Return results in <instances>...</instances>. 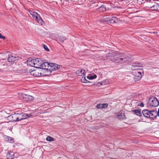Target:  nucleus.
Returning a JSON list of instances; mask_svg holds the SVG:
<instances>
[{"mask_svg":"<svg viewBox=\"0 0 159 159\" xmlns=\"http://www.w3.org/2000/svg\"><path fill=\"white\" fill-rule=\"evenodd\" d=\"M142 113L143 116L147 118L154 119L157 116V112L155 111H150L148 109L143 110Z\"/></svg>","mask_w":159,"mask_h":159,"instance_id":"1","label":"nucleus"},{"mask_svg":"<svg viewBox=\"0 0 159 159\" xmlns=\"http://www.w3.org/2000/svg\"><path fill=\"white\" fill-rule=\"evenodd\" d=\"M139 67L138 66L134 65L132 68L134 70L132 72V74L134 76V78L135 81L139 80L142 77L141 72L138 70Z\"/></svg>","mask_w":159,"mask_h":159,"instance_id":"2","label":"nucleus"},{"mask_svg":"<svg viewBox=\"0 0 159 159\" xmlns=\"http://www.w3.org/2000/svg\"><path fill=\"white\" fill-rule=\"evenodd\" d=\"M34 67L42 69L48 67L49 66L48 62H44L39 59H34Z\"/></svg>","mask_w":159,"mask_h":159,"instance_id":"3","label":"nucleus"},{"mask_svg":"<svg viewBox=\"0 0 159 159\" xmlns=\"http://www.w3.org/2000/svg\"><path fill=\"white\" fill-rule=\"evenodd\" d=\"M119 53L118 52H114L111 51L109 52L107 55V56L109 57V59L112 61L118 63V60L117 59L118 57H120V55H118Z\"/></svg>","mask_w":159,"mask_h":159,"instance_id":"4","label":"nucleus"},{"mask_svg":"<svg viewBox=\"0 0 159 159\" xmlns=\"http://www.w3.org/2000/svg\"><path fill=\"white\" fill-rule=\"evenodd\" d=\"M29 12L30 14L32 15L33 19H35L41 25H43V21L40 16L37 13L31 10H30Z\"/></svg>","mask_w":159,"mask_h":159,"instance_id":"5","label":"nucleus"},{"mask_svg":"<svg viewBox=\"0 0 159 159\" xmlns=\"http://www.w3.org/2000/svg\"><path fill=\"white\" fill-rule=\"evenodd\" d=\"M148 102L150 106L152 107H156L159 104L157 99L153 97H151L149 98Z\"/></svg>","mask_w":159,"mask_h":159,"instance_id":"6","label":"nucleus"},{"mask_svg":"<svg viewBox=\"0 0 159 159\" xmlns=\"http://www.w3.org/2000/svg\"><path fill=\"white\" fill-rule=\"evenodd\" d=\"M118 55H120L119 56L121 57H118V58H117V60H119L118 63H122L126 62L128 61L129 59L128 56H126L122 54L119 53Z\"/></svg>","mask_w":159,"mask_h":159,"instance_id":"7","label":"nucleus"},{"mask_svg":"<svg viewBox=\"0 0 159 159\" xmlns=\"http://www.w3.org/2000/svg\"><path fill=\"white\" fill-rule=\"evenodd\" d=\"M48 64L49 66L48 67H50V69H51L52 71L56 70H58L60 67V65L55 63H48Z\"/></svg>","mask_w":159,"mask_h":159,"instance_id":"8","label":"nucleus"},{"mask_svg":"<svg viewBox=\"0 0 159 159\" xmlns=\"http://www.w3.org/2000/svg\"><path fill=\"white\" fill-rule=\"evenodd\" d=\"M20 58V57L17 56H13L10 55L8 57L7 60L9 62L13 63L14 62L16 61Z\"/></svg>","mask_w":159,"mask_h":159,"instance_id":"9","label":"nucleus"},{"mask_svg":"<svg viewBox=\"0 0 159 159\" xmlns=\"http://www.w3.org/2000/svg\"><path fill=\"white\" fill-rule=\"evenodd\" d=\"M21 96L26 101H31L34 99V97L32 96L25 94H22Z\"/></svg>","mask_w":159,"mask_h":159,"instance_id":"10","label":"nucleus"},{"mask_svg":"<svg viewBox=\"0 0 159 159\" xmlns=\"http://www.w3.org/2000/svg\"><path fill=\"white\" fill-rule=\"evenodd\" d=\"M19 114L18 113H15L14 114H11L10 117L12 118V120L13 121H20Z\"/></svg>","mask_w":159,"mask_h":159,"instance_id":"11","label":"nucleus"},{"mask_svg":"<svg viewBox=\"0 0 159 159\" xmlns=\"http://www.w3.org/2000/svg\"><path fill=\"white\" fill-rule=\"evenodd\" d=\"M31 75L34 77H39L41 76V73L39 72V70H29Z\"/></svg>","mask_w":159,"mask_h":159,"instance_id":"12","label":"nucleus"},{"mask_svg":"<svg viewBox=\"0 0 159 159\" xmlns=\"http://www.w3.org/2000/svg\"><path fill=\"white\" fill-rule=\"evenodd\" d=\"M49 67H45V68H42V69L43 70V71L44 72L45 75H48L50 74L52 70L50 68L48 69Z\"/></svg>","mask_w":159,"mask_h":159,"instance_id":"13","label":"nucleus"},{"mask_svg":"<svg viewBox=\"0 0 159 159\" xmlns=\"http://www.w3.org/2000/svg\"><path fill=\"white\" fill-rule=\"evenodd\" d=\"M76 74L78 76H84L85 74V71L84 69H80L76 71Z\"/></svg>","mask_w":159,"mask_h":159,"instance_id":"14","label":"nucleus"},{"mask_svg":"<svg viewBox=\"0 0 159 159\" xmlns=\"http://www.w3.org/2000/svg\"><path fill=\"white\" fill-rule=\"evenodd\" d=\"M116 117L118 119L120 120L124 119L125 118L124 113L123 111H120L118 113Z\"/></svg>","mask_w":159,"mask_h":159,"instance_id":"15","label":"nucleus"},{"mask_svg":"<svg viewBox=\"0 0 159 159\" xmlns=\"http://www.w3.org/2000/svg\"><path fill=\"white\" fill-rule=\"evenodd\" d=\"M152 10L159 11V5L155 3L154 4L150 7Z\"/></svg>","mask_w":159,"mask_h":159,"instance_id":"16","label":"nucleus"},{"mask_svg":"<svg viewBox=\"0 0 159 159\" xmlns=\"http://www.w3.org/2000/svg\"><path fill=\"white\" fill-rule=\"evenodd\" d=\"M109 21L111 23H117L119 22V20L116 17H112L110 18Z\"/></svg>","mask_w":159,"mask_h":159,"instance_id":"17","label":"nucleus"},{"mask_svg":"<svg viewBox=\"0 0 159 159\" xmlns=\"http://www.w3.org/2000/svg\"><path fill=\"white\" fill-rule=\"evenodd\" d=\"M55 37L57 40L59 41L61 43H63L64 41L66 39V38L63 36L57 35Z\"/></svg>","mask_w":159,"mask_h":159,"instance_id":"18","label":"nucleus"},{"mask_svg":"<svg viewBox=\"0 0 159 159\" xmlns=\"http://www.w3.org/2000/svg\"><path fill=\"white\" fill-rule=\"evenodd\" d=\"M107 103L99 104L96 106V107L98 109L106 108L108 107Z\"/></svg>","mask_w":159,"mask_h":159,"instance_id":"19","label":"nucleus"},{"mask_svg":"<svg viewBox=\"0 0 159 159\" xmlns=\"http://www.w3.org/2000/svg\"><path fill=\"white\" fill-rule=\"evenodd\" d=\"M19 116L20 117V120L26 119L27 118L29 117V116L26 113L23 114V113H20L19 114Z\"/></svg>","mask_w":159,"mask_h":159,"instance_id":"20","label":"nucleus"},{"mask_svg":"<svg viewBox=\"0 0 159 159\" xmlns=\"http://www.w3.org/2000/svg\"><path fill=\"white\" fill-rule=\"evenodd\" d=\"M7 157L8 159H12L15 157L14 153L12 152H8L7 154Z\"/></svg>","mask_w":159,"mask_h":159,"instance_id":"21","label":"nucleus"},{"mask_svg":"<svg viewBox=\"0 0 159 159\" xmlns=\"http://www.w3.org/2000/svg\"><path fill=\"white\" fill-rule=\"evenodd\" d=\"M27 63L28 65L34 67V59L32 60L29 59L27 61Z\"/></svg>","mask_w":159,"mask_h":159,"instance_id":"22","label":"nucleus"},{"mask_svg":"<svg viewBox=\"0 0 159 159\" xmlns=\"http://www.w3.org/2000/svg\"><path fill=\"white\" fill-rule=\"evenodd\" d=\"M133 111L134 112V113L137 115L139 116H142L141 112L139 110H135Z\"/></svg>","mask_w":159,"mask_h":159,"instance_id":"23","label":"nucleus"},{"mask_svg":"<svg viewBox=\"0 0 159 159\" xmlns=\"http://www.w3.org/2000/svg\"><path fill=\"white\" fill-rule=\"evenodd\" d=\"M97 77V75H89L87 76V78L89 80H93Z\"/></svg>","mask_w":159,"mask_h":159,"instance_id":"24","label":"nucleus"},{"mask_svg":"<svg viewBox=\"0 0 159 159\" xmlns=\"http://www.w3.org/2000/svg\"><path fill=\"white\" fill-rule=\"evenodd\" d=\"M81 81L83 83H86L87 82V80L85 78V75H84V76H83V77L81 79Z\"/></svg>","mask_w":159,"mask_h":159,"instance_id":"25","label":"nucleus"},{"mask_svg":"<svg viewBox=\"0 0 159 159\" xmlns=\"http://www.w3.org/2000/svg\"><path fill=\"white\" fill-rule=\"evenodd\" d=\"M46 140L48 141L52 142L54 141V139L50 136H48L46 138Z\"/></svg>","mask_w":159,"mask_h":159,"instance_id":"26","label":"nucleus"},{"mask_svg":"<svg viewBox=\"0 0 159 159\" xmlns=\"http://www.w3.org/2000/svg\"><path fill=\"white\" fill-rule=\"evenodd\" d=\"M110 18L107 16H104L103 17L102 20L105 22L109 21Z\"/></svg>","mask_w":159,"mask_h":159,"instance_id":"27","label":"nucleus"},{"mask_svg":"<svg viewBox=\"0 0 159 159\" xmlns=\"http://www.w3.org/2000/svg\"><path fill=\"white\" fill-rule=\"evenodd\" d=\"M8 140L10 143H13L14 142L13 139L10 137H8Z\"/></svg>","mask_w":159,"mask_h":159,"instance_id":"28","label":"nucleus"},{"mask_svg":"<svg viewBox=\"0 0 159 159\" xmlns=\"http://www.w3.org/2000/svg\"><path fill=\"white\" fill-rule=\"evenodd\" d=\"M138 105H139V106H140L142 107H143L144 106V104L142 102H139V103L138 104Z\"/></svg>","mask_w":159,"mask_h":159,"instance_id":"29","label":"nucleus"},{"mask_svg":"<svg viewBox=\"0 0 159 159\" xmlns=\"http://www.w3.org/2000/svg\"><path fill=\"white\" fill-rule=\"evenodd\" d=\"M43 47L46 51H49V49L45 45H43Z\"/></svg>","mask_w":159,"mask_h":159,"instance_id":"30","label":"nucleus"},{"mask_svg":"<svg viewBox=\"0 0 159 159\" xmlns=\"http://www.w3.org/2000/svg\"><path fill=\"white\" fill-rule=\"evenodd\" d=\"M1 38L3 39H6V37L5 36H3L0 33V39Z\"/></svg>","mask_w":159,"mask_h":159,"instance_id":"31","label":"nucleus"},{"mask_svg":"<svg viewBox=\"0 0 159 159\" xmlns=\"http://www.w3.org/2000/svg\"><path fill=\"white\" fill-rule=\"evenodd\" d=\"M100 8H102L103 9V10L105 11L106 10V8L103 6H101L100 7Z\"/></svg>","mask_w":159,"mask_h":159,"instance_id":"32","label":"nucleus"},{"mask_svg":"<svg viewBox=\"0 0 159 159\" xmlns=\"http://www.w3.org/2000/svg\"><path fill=\"white\" fill-rule=\"evenodd\" d=\"M110 159H116L114 158H113L111 157V158H110Z\"/></svg>","mask_w":159,"mask_h":159,"instance_id":"33","label":"nucleus"},{"mask_svg":"<svg viewBox=\"0 0 159 159\" xmlns=\"http://www.w3.org/2000/svg\"><path fill=\"white\" fill-rule=\"evenodd\" d=\"M74 159H77V158H74Z\"/></svg>","mask_w":159,"mask_h":159,"instance_id":"34","label":"nucleus"}]
</instances>
